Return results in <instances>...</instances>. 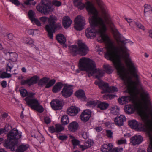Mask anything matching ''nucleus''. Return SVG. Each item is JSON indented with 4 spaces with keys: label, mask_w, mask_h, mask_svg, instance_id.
Listing matches in <instances>:
<instances>
[{
    "label": "nucleus",
    "mask_w": 152,
    "mask_h": 152,
    "mask_svg": "<svg viewBox=\"0 0 152 152\" xmlns=\"http://www.w3.org/2000/svg\"><path fill=\"white\" fill-rule=\"evenodd\" d=\"M101 11L103 19L99 16L97 10L93 4L88 1L85 4L82 2V0H74L75 5L80 10L86 7L89 16V21L91 27L85 31V33L88 38H94L96 35L99 37L97 40L100 42H104L106 45L107 52L105 54V57L107 59L119 48L116 47L111 41L108 36L105 34L107 29L106 24L112 26L113 23L106 7L102 5L100 0H96Z\"/></svg>",
    "instance_id": "1"
},
{
    "label": "nucleus",
    "mask_w": 152,
    "mask_h": 152,
    "mask_svg": "<svg viewBox=\"0 0 152 152\" xmlns=\"http://www.w3.org/2000/svg\"><path fill=\"white\" fill-rule=\"evenodd\" d=\"M116 39L119 45V48L109 60L113 62L120 77L124 82H127L131 79L129 75V72L124 65L121 62V60L125 61L126 64L129 67L131 73L133 76L138 80V76L137 74V69L135 67L132 61L129 58V54L128 50L125 45L126 42L119 37H116Z\"/></svg>",
    "instance_id": "2"
},
{
    "label": "nucleus",
    "mask_w": 152,
    "mask_h": 152,
    "mask_svg": "<svg viewBox=\"0 0 152 152\" xmlns=\"http://www.w3.org/2000/svg\"><path fill=\"white\" fill-rule=\"evenodd\" d=\"M79 67L82 70L86 71L88 72V75L89 77L96 73L95 77L98 80L95 81L94 83L98 85L100 88L104 90L106 86H107V83L100 80V78L103 76V72L102 70L96 68L94 61L88 58L82 57L80 60Z\"/></svg>",
    "instance_id": "3"
},
{
    "label": "nucleus",
    "mask_w": 152,
    "mask_h": 152,
    "mask_svg": "<svg viewBox=\"0 0 152 152\" xmlns=\"http://www.w3.org/2000/svg\"><path fill=\"white\" fill-rule=\"evenodd\" d=\"M141 100L144 103V110L140 113V116L143 121L144 123L143 126L144 130L147 132L149 136L152 134V113H151V120L150 119L149 115L147 112L150 108H152V102L149 93L145 90H142L140 94Z\"/></svg>",
    "instance_id": "4"
},
{
    "label": "nucleus",
    "mask_w": 152,
    "mask_h": 152,
    "mask_svg": "<svg viewBox=\"0 0 152 152\" xmlns=\"http://www.w3.org/2000/svg\"><path fill=\"white\" fill-rule=\"evenodd\" d=\"M7 138L4 140L3 145L7 148L14 151L18 146V140L21 137V132H19L16 129L14 128L7 134Z\"/></svg>",
    "instance_id": "5"
},
{
    "label": "nucleus",
    "mask_w": 152,
    "mask_h": 152,
    "mask_svg": "<svg viewBox=\"0 0 152 152\" xmlns=\"http://www.w3.org/2000/svg\"><path fill=\"white\" fill-rule=\"evenodd\" d=\"M57 18L52 15L48 18V24L45 26V29L48 33V35L50 38L53 39V33L55 32V29L57 28H61L60 24H57Z\"/></svg>",
    "instance_id": "6"
},
{
    "label": "nucleus",
    "mask_w": 152,
    "mask_h": 152,
    "mask_svg": "<svg viewBox=\"0 0 152 152\" xmlns=\"http://www.w3.org/2000/svg\"><path fill=\"white\" fill-rule=\"evenodd\" d=\"M69 48L70 52L73 56L77 54L85 56L88 51V48L83 43H79L78 46L75 45L70 46Z\"/></svg>",
    "instance_id": "7"
},
{
    "label": "nucleus",
    "mask_w": 152,
    "mask_h": 152,
    "mask_svg": "<svg viewBox=\"0 0 152 152\" xmlns=\"http://www.w3.org/2000/svg\"><path fill=\"white\" fill-rule=\"evenodd\" d=\"M25 100L26 102V103L32 109L39 113L42 112L44 111L43 108L37 99L34 98L30 99L29 97H26L25 99Z\"/></svg>",
    "instance_id": "8"
},
{
    "label": "nucleus",
    "mask_w": 152,
    "mask_h": 152,
    "mask_svg": "<svg viewBox=\"0 0 152 152\" xmlns=\"http://www.w3.org/2000/svg\"><path fill=\"white\" fill-rule=\"evenodd\" d=\"M51 8V6L49 4L43 1L36 6L37 10L38 11L45 14H48L50 11Z\"/></svg>",
    "instance_id": "9"
},
{
    "label": "nucleus",
    "mask_w": 152,
    "mask_h": 152,
    "mask_svg": "<svg viewBox=\"0 0 152 152\" xmlns=\"http://www.w3.org/2000/svg\"><path fill=\"white\" fill-rule=\"evenodd\" d=\"M74 28L77 30L80 31L83 28L85 25V20L84 17L80 15H78L75 19Z\"/></svg>",
    "instance_id": "10"
},
{
    "label": "nucleus",
    "mask_w": 152,
    "mask_h": 152,
    "mask_svg": "<svg viewBox=\"0 0 152 152\" xmlns=\"http://www.w3.org/2000/svg\"><path fill=\"white\" fill-rule=\"evenodd\" d=\"M72 86L71 85H68L64 87L61 91V94L63 97L67 98L72 95L73 92V90L72 88Z\"/></svg>",
    "instance_id": "11"
},
{
    "label": "nucleus",
    "mask_w": 152,
    "mask_h": 152,
    "mask_svg": "<svg viewBox=\"0 0 152 152\" xmlns=\"http://www.w3.org/2000/svg\"><path fill=\"white\" fill-rule=\"evenodd\" d=\"M52 108L54 110H60L63 106V102L57 99L53 100L50 103Z\"/></svg>",
    "instance_id": "12"
},
{
    "label": "nucleus",
    "mask_w": 152,
    "mask_h": 152,
    "mask_svg": "<svg viewBox=\"0 0 152 152\" xmlns=\"http://www.w3.org/2000/svg\"><path fill=\"white\" fill-rule=\"evenodd\" d=\"M130 142L134 145L140 144L143 141V138L141 135H135L130 139Z\"/></svg>",
    "instance_id": "13"
},
{
    "label": "nucleus",
    "mask_w": 152,
    "mask_h": 152,
    "mask_svg": "<svg viewBox=\"0 0 152 152\" xmlns=\"http://www.w3.org/2000/svg\"><path fill=\"white\" fill-rule=\"evenodd\" d=\"M91 113L89 110H86L83 111L80 115V119L84 122L88 121L91 116Z\"/></svg>",
    "instance_id": "14"
},
{
    "label": "nucleus",
    "mask_w": 152,
    "mask_h": 152,
    "mask_svg": "<svg viewBox=\"0 0 152 152\" xmlns=\"http://www.w3.org/2000/svg\"><path fill=\"white\" fill-rule=\"evenodd\" d=\"M64 129V127L59 124H56L55 125V128L53 126L49 127V131L51 133H53L56 132L59 133Z\"/></svg>",
    "instance_id": "15"
},
{
    "label": "nucleus",
    "mask_w": 152,
    "mask_h": 152,
    "mask_svg": "<svg viewBox=\"0 0 152 152\" xmlns=\"http://www.w3.org/2000/svg\"><path fill=\"white\" fill-rule=\"evenodd\" d=\"M31 135L32 137L37 138L40 142L44 141V137L38 131L35 130L32 131Z\"/></svg>",
    "instance_id": "16"
},
{
    "label": "nucleus",
    "mask_w": 152,
    "mask_h": 152,
    "mask_svg": "<svg viewBox=\"0 0 152 152\" xmlns=\"http://www.w3.org/2000/svg\"><path fill=\"white\" fill-rule=\"evenodd\" d=\"M126 118L124 116L121 115L118 117H116L114 119L115 124L118 126L123 125L124 122L126 121Z\"/></svg>",
    "instance_id": "17"
},
{
    "label": "nucleus",
    "mask_w": 152,
    "mask_h": 152,
    "mask_svg": "<svg viewBox=\"0 0 152 152\" xmlns=\"http://www.w3.org/2000/svg\"><path fill=\"white\" fill-rule=\"evenodd\" d=\"M79 109L75 106H72L68 109L67 113L71 116H74L77 114L79 111Z\"/></svg>",
    "instance_id": "18"
},
{
    "label": "nucleus",
    "mask_w": 152,
    "mask_h": 152,
    "mask_svg": "<svg viewBox=\"0 0 152 152\" xmlns=\"http://www.w3.org/2000/svg\"><path fill=\"white\" fill-rule=\"evenodd\" d=\"M144 15L146 17L152 16V8L150 5L145 4L144 6Z\"/></svg>",
    "instance_id": "19"
},
{
    "label": "nucleus",
    "mask_w": 152,
    "mask_h": 152,
    "mask_svg": "<svg viewBox=\"0 0 152 152\" xmlns=\"http://www.w3.org/2000/svg\"><path fill=\"white\" fill-rule=\"evenodd\" d=\"M72 23V20L68 16L64 17L63 18L62 24L65 28L69 27Z\"/></svg>",
    "instance_id": "20"
},
{
    "label": "nucleus",
    "mask_w": 152,
    "mask_h": 152,
    "mask_svg": "<svg viewBox=\"0 0 152 152\" xmlns=\"http://www.w3.org/2000/svg\"><path fill=\"white\" fill-rule=\"evenodd\" d=\"M118 91V89L115 86L110 87L108 83H107V86H106L104 90H102L101 91V93L103 94L105 92H115Z\"/></svg>",
    "instance_id": "21"
},
{
    "label": "nucleus",
    "mask_w": 152,
    "mask_h": 152,
    "mask_svg": "<svg viewBox=\"0 0 152 152\" xmlns=\"http://www.w3.org/2000/svg\"><path fill=\"white\" fill-rule=\"evenodd\" d=\"M75 96L78 98L83 101H85L86 97L84 91L82 90L77 91L75 93Z\"/></svg>",
    "instance_id": "22"
},
{
    "label": "nucleus",
    "mask_w": 152,
    "mask_h": 152,
    "mask_svg": "<svg viewBox=\"0 0 152 152\" xmlns=\"http://www.w3.org/2000/svg\"><path fill=\"white\" fill-rule=\"evenodd\" d=\"M135 110V107L132 105H127L124 108V110L126 113L128 114L133 113Z\"/></svg>",
    "instance_id": "23"
},
{
    "label": "nucleus",
    "mask_w": 152,
    "mask_h": 152,
    "mask_svg": "<svg viewBox=\"0 0 152 152\" xmlns=\"http://www.w3.org/2000/svg\"><path fill=\"white\" fill-rule=\"evenodd\" d=\"M78 124L75 121H73L69 124L68 128L70 131L74 132L78 129Z\"/></svg>",
    "instance_id": "24"
},
{
    "label": "nucleus",
    "mask_w": 152,
    "mask_h": 152,
    "mask_svg": "<svg viewBox=\"0 0 152 152\" xmlns=\"http://www.w3.org/2000/svg\"><path fill=\"white\" fill-rule=\"evenodd\" d=\"M113 148L112 144H104L101 148V151L103 152H108L111 150Z\"/></svg>",
    "instance_id": "25"
},
{
    "label": "nucleus",
    "mask_w": 152,
    "mask_h": 152,
    "mask_svg": "<svg viewBox=\"0 0 152 152\" xmlns=\"http://www.w3.org/2000/svg\"><path fill=\"white\" fill-rule=\"evenodd\" d=\"M63 84L61 82L56 83L53 87L52 91L54 93H56L60 91L62 87Z\"/></svg>",
    "instance_id": "26"
},
{
    "label": "nucleus",
    "mask_w": 152,
    "mask_h": 152,
    "mask_svg": "<svg viewBox=\"0 0 152 152\" xmlns=\"http://www.w3.org/2000/svg\"><path fill=\"white\" fill-rule=\"evenodd\" d=\"M56 39L60 44H64L66 42V38L61 34H58L56 35Z\"/></svg>",
    "instance_id": "27"
},
{
    "label": "nucleus",
    "mask_w": 152,
    "mask_h": 152,
    "mask_svg": "<svg viewBox=\"0 0 152 152\" xmlns=\"http://www.w3.org/2000/svg\"><path fill=\"white\" fill-rule=\"evenodd\" d=\"M93 144V142L91 141L88 140L84 143L83 145H80L79 147L83 151L91 147Z\"/></svg>",
    "instance_id": "28"
},
{
    "label": "nucleus",
    "mask_w": 152,
    "mask_h": 152,
    "mask_svg": "<svg viewBox=\"0 0 152 152\" xmlns=\"http://www.w3.org/2000/svg\"><path fill=\"white\" fill-rule=\"evenodd\" d=\"M129 92L132 96H135L138 93V91L136 86H130L129 88Z\"/></svg>",
    "instance_id": "29"
},
{
    "label": "nucleus",
    "mask_w": 152,
    "mask_h": 152,
    "mask_svg": "<svg viewBox=\"0 0 152 152\" xmlns=\"http://www.w3.org/2000/svg\"><path fill=\"white\" fill-rule=\"evenodd\" d=\"M129 125L132 128L134 129L138 128L139 123L135 120L129 121L128 123Z\"/></svg>",
    "instance_id": "30"
},
{
    "label": "nucleus",
    "mask_w": 152,
    "mask_h": 152,
    "mask_svg": "<svg viewBox=\"0 0 152 152\" xmlns=\"http://www.w3.org/2000/svg\"><path fill=\"white\" fill-rule=\"evenodd\" d=\"M109 106L108 104L104 102H100L98 104V108L101 110L106 109Z\"/></svg>",
    "instance_id": "31"
},
{
    "label": "nucleus",
    "mask_w": 152,
    "mask_h": 152,
    "mask_svg": "<svg viewBox=\"0 0 152 152\" xmlns=\"http://www.w3.org/2000/svg\"><path fill=\"white\" fill-rule=\"evenodd\" d=\"M103 67L104 71L108 74H110L113 72V69L112 66L109 64H105L104 65Z\"/></svg>",
    "instance_id": "32"
},
{
    "label": "nucleus",
    "mask_w": 152,
    "mask_h": 152,
    "mask_svg": "<svg viewBox=\"0 0 152 152\" xmlns=\"http://www.w3.org/2000/svg\"><path fill=\"white\" fill-rule=\"evenodd\" d=\"M119 108L116 105H113L111 107V113L114 115H118L119 113Z\"/></svg>",
    "instance_id": "33"
},
{
    "label": "nucleus",
    "mask_w": 152,
    "mask_h": 152,
    "mask_svg": "<svg viewBox=\"0 0 152 152\" xmlns=\"http://www.w3.org/2000/svg\"><path fill=\"white\" fill-rule=\"evenodd\" d=\"M10 56V60L13 62L17 61L18 58V54L16 53L10 52L9 53Z\"/></svg>",
    "instance_id": "34"
},
{
    "label": "nucleus",
    "mask_w": 152,
    "mask_h": 152,
    "mask_svg": "<svg viewBox=\"0 0 152 152\" xmlns=\"http://www.w3.org/2000/svg\"><path fill=\"white\" fill-rule=\"evenodd\" d=\"M28 148V145H22L18 147L16 150L17 152H23Z\"/></svg>",
    "instance_id": "35"
},
{
    "label": "nucleus",
    "mask_w": 152,
    "mask_h": 152,
    "mask_svg": "<svg viewBox=\"0 0 152 152\" xmlns=\"http://www.w3.org/2000/svg\"><path fill=\"white\" fill-rule=\"evenodd\" d=\"M14 67V63L12 62H9L6 64V70L7 72H11V69Z\"/></svg>",
    "instance_id": "36"
},
{
    "label": "nucleus",
    "mask_w": 152,
    "mask_h": 152,
    "mask_svg": "<svg viewBox=\"0 0 152 152\" xmlns=\"http://www.w3.org/2000/svg\"><path fill=\"white\" fill-rule=\"evenodd\" d=\"M21 84L22 85L28 84L29 86L35 84V83H33L32 80H31V78L29 79H28L26 80H22L21 81Z\"/></svg>",
    "instance_id": "37"
},
{
    "label": "nucleus",
    "mask_w": 152,
    "mask_h": 152,
    "mask_svg": "<svg viewBox=\"0 0 152 152\" xmlns=\"http://www.w3.org/2000/svg\"><path fill=\"white\" fill-rule=\"evenodd\" d=\"M61 122L64 125H66L69 122V118L66 115H64L61 119Z\"/></svg>",
    "instance_id": "38"
},
{
    "label": "nucleus",
    "mask_w": 152,
    "mask_h": 152,
    "mask_svg": "<svg viewBox=\"0 0 152 152\" xmlns=\"http://www.w3.org/2000/svg\"><path fill=\"white\" fill-rule=\"evenodd\" d=\"M28 15L29 19L31 21H33V20L35 19V12L32 10H30L28 13Z\"/></svg>",
    "instance_id": "39"
},
{
    "label": "nucleus",
    "mask_w": 152,
    "mask_h": 152,
    "mask_svg": "<svg viewBox=\"0 0 152 152\" xmlns=\"http://www.w3.org/2000/svg\"><path fill=\"white\" fill-rule=\"evenodd\" d=\"M9 72H7L6 71L3 72L1 74L0 77L2 78H10L12 76V75L9 73Z\"/></svg>",
    "instance_id": "40"
},
{
    "label": "nucleus",
    "mask_w": 152,
    "mask_h": 152,
    "mask_svg": "<svg viewBox=\"0 0 152 152\" xmlns=\"http://www.w3.org/2000/svg\"><path fill=\"white\" fill-rule=\"evenodd\" d=\"M49 79L48 78L44 77L41 79L38 83L39 85H42L45 84L48 82Z\"/></svg>",
    "instance_id": "41"
},
{
    "label": "nucleus",
    "mask_w": 152,
    "mask_h": 152,
    "mask_svg": "<svg viewBox=\"0 0 152 152\" xmlns=\"http://www.w3.org/2000/svg\"><path fill=\"white\" fill-rule=\"evenodd\" d=\"M34 0H26L25 4L26 5H35L37 3L36 1H33Z\"/></svg>",
    "instance_id": "42"
},
{
    "label": "nucleus",
    "mask_w": 152,
    "mask_h": 152,
    "mask_svg": "<svg viewBox=\"0 0 152 152\" xmlns=\"http://www.w3.org/2000/svg\"><path fill=\"white\" fill-rule=\"evenodd\" d=\"M56 80H55L53 79L51 80L48 83L46 84L45 88H48L52 86L55 83Z\"/></svg>",
    "instance_id": "43"
},
{
    "label": "nucleus",
    "mask_w": 152,
    "mask_h": 152,
    "mask_svg": "<svg viewBox=\"0 0 152 152\" xmlns=\"http://www.w3.org/2000/svg\"><path fill=\"white\" fill-rule=\"evenodd\" d=\"M10 127L11 128V126L8 125H6L4 127V129H0V134H2L3 133L5 132V131H8L9 130V129L8 128Z\"/></svg>",
    "instance_id": "44"
},
{
    "label": "nucleus",
    "mask_w": 152,
    "mask_h": 152,
    "mask_svg": "<svg viewBox=\"0 0 152 152\" xmlns=\"http://www.w3.org/2000/svg\"><path fill=\"white\" fill-rule=\"evenodd\" d=\"M20 94L23 97H25L27 96V91L25 89H22L20 90Z\"/></svg>",
    "instance_id": "45"
},
{
    "label": "nucleus",
    "mask_w": 152,
    "mask_h": 152,
    "mask_svg": "<svg viewBox=\"0 0 152 152\" xmlns=\"http://www.w3.org/2000/svg\"><path fill=\"white\" fill-rule=\"evenodd\" d=\"M123 97L125 104L128 103L132 100V97L129 96H125Z\"/></svg>",
    "instance_id": "46"
},
{
    "label": "nucleus",
    "mask_w": 152,
    "mask_h": 152,
    "mask_svg": "<svg viewBox=\"0 0 152 152\" xmlns=\"http://www.w3.org/2000/svg\"><path fill=\"white\" fill-rule=\"evenodd\" d=\"M31 80H32L33 82L35 84L37 83V81L39 80V77L37 75H34L31 78Z\"/></svg>",
    "instance_id": "47"
},
{
    "label": "nucleus",
    "mask_w": 152,
    "mask_h": 152,
    "mask_svg": "<svg viewBox=\"0 0 152 152\" xmlns=\"http://www.w3.org/2000/svg\"><path fill=\"white\" fill-rule=\"evenodd\" d=\"M96 104V102L95 101H91L87 103V105L90 107L94 106Z\"/></svg>",
    "instance_id": "48"
},
{
    "label": "nucleus",
    "mask_w": 152,
    "mask_h": 152,
    "mask_svg": "<svg viewBox=\"0 0 152 152\" xmlns=\"http://www.w3.org/2000/svg\"><path fill=\"white\" fill-rule=\"evenodd\" d=\"M106 135L107 137L109 138L113 137V133L110 130H107L106 131Z\"/></svg>",
    "instance_id": "49"
},
{
    "label": "nucleus",
    "mask_w": 152,
    "mask_h": 152,
    "mask_svg": "<svg viewBox=\"0 0 152 152\" xmlns=\"http://www.w3.org/2000/svg\"><path fill=\"white\" fill-rule=\"evenodd\" d=\"M48 18L46 17L43 16L39 18V20L41 22L45 23L47 21H48Z\"/></svg>",
    "instance_id": "50"
},
{
    "label": "nucleus",
    "mask_w": 152,
    "mask_h": 152,
    "mask_svg": "<svg viewBox=\"0 0 152 152\" xmlns=\"http://www.w3.org/2000/svg\"><path fill=\"white\" fill-rule=\"evenodd\" d=\"M73 145L74 146L79 145L80 143V141L77 139H74L72 140Z\"/></svg>",
    "instance_id": "51"
},
{
    "label": "nucleus",
    "mask_w": 152,
    "mask_h": 152,
    "mask_svg": "<svg viewBox=\"0 0 152 152\" xmlns=\"http://www.w3.org/2000/svg\"><path fill=\"white\" fill-rule=\"evenodd\" d=\"M114 95H112L110 94H107V95H104L103 96V98L104 99H111L113 96H114Z\"/></svg>",
    "instance_id": "52"
},
{
    "label": "nucleus",
    "mask_w": 152,
    "mask_h": 152,
    "mask_svg": "<svg viewBox=\"0 0 152 152\" xmlns=\"http://www.w3.org/2000/svg\"><path fill=\"white\" fill-rule=\"evenodd\" d=\"M123 150L122 148H115L112 150L110 152H121Z\"/></svg>",
    "instance_id": "53"
},
{
    "label": "nucleus",
    "mask_w": 152,
    "mask_h": 152,
    "mask_svg": "<svg viewBox=\"0 0 152 152\" xmlns=\"http://www.w3.org/2000/svg\"><path fill=\"white\" fill-rule=\"evenodd\" d=\"M7 37L10 40H12L14 38L13 34L11 33L7 34Z\"/></svg>",
    "instance_id": "54"
},
{
    "label": "nucleus",
    "mask_w": 152,
    "mask_h": 152,
    "mask_svg": "<svg viewBox=\"0 0 152 152\" xmlns=\"http://www.w3.org/2000/svg\"><path fill=\"white\" fill-rule=\"evenodd\" d=\"M53 4L54 5L56 6H59L61 5V2L56 0L53 1Z\"/></svg>",
    "instance_id": "55"
},
{
    "label": "nucleus",
    "mask_w": 152,
    "mask_h": 152,
    "mask_svg": "<svg viewBox=\"0 0 152 152\" xmlns=\"http://www.w3.org/2000/svg\"><path fill=\"white\" fill-rule=\"evenodd\" d=\"M44 121L47 124L50 123L51 121L50 118L48 117H46L44 118Z\"/></svg>",
    "instance_id": "56"
},
{
    "label": "nucleus",
    "mask_w": 152,
    "mask_h": 152,
    "mask_svg": "<svg viewBox=\"0 0 152 152\" xmlns=\"http://www.w3.org/2000/svg\"><path fill=\"white\" fill-rule=\"evenodd\" d=\"M136 25L139 28L143 30H144L145 28L144 26L142 25L139 22H137Z\"/></svg>",
    "instance_id": "57"
},
{
    "label": "nucleus",
    "mask_w": 152,
    "mask_h": 152,
    "mask_svg": "<svg viewBox=\"0 0 152 152\" xmlns=\"http://www.w3.org/2000/svg\"><path fill=\"white\" fill-rule=\"evenodd\" d=\"M83 137L85 139H86L89 137L88 133L87 132H84L82 134Z\"/></svg>",
    "instance_id": "58"
},
{
    "label": "nucleus",
    "mask_w": 152,
    "mask_h": 152,
    "mask_svg": "<svg viewBox=\"0 0 152 152\" xmlns=\"http://www.w3.org/2000/svg\"><path fill=\"white\" fill-rule=\"evenodd\" d=\"M126 143V139H121L118 140V144H125Z\"/></svg>",
    "instance_id": "59"
},
{
    "label": "nucleus",
    "mask_w": 152,
    "mask_h": 152,
    "mask_svg": "<svg viewBox=\"0 0 152 152\" xmlns=\"http://www.w3.org/2000/svg\"><path fill=\"white\" fill-rule=\"evenodd\" d=\"M34 94H35L33 93L28 92L27 95V96H28L27 97H29L30 99H32L33 98V96Z\"/></svg>",
    "instance_id": "60"
},
{
    "label": "nucleus",
    "mask_w": 152,
    "mask_h": 152,
    "mask_svg": "<svg viewBox=\"0 0 152 152\" xmlns=\"http://www.w3.org/2000/svg\"><path fill=\"white\" fill-rule=\"evenodd\" d=\"M148 152H152V139L150 141L149 148L147 149Z\"/></svg>",
    "instance_id": "61"
},
{
    "label": "nucleus",
    "mask_w": 152,
    "mask_h": 152,
    "mask_svg": "<svg viewBox=\"0 0 152 152\" xmlns=\"http://www.w3.org/2000/svg\"><path fill=\"white\" fill-rule=\"evenodd\" d=\"M118 102L119 103L121 104H125L123 97L119 98L118 99Z\"/></svg>",
    "instance_id": "62"
},
{
    "label": "nucleus",
    "mask_w": 152,
    "mask_h": 152,
    "mask_svg": "<svg viewBox=\"0 0 152 152\" xmlns=\"http://www.w3.org/2000/svg\"><path fill=\"white\" fill-rule=\"evenodd\" d=\"M10 1L16 5H18L20 3L18 0H10Z\"/></svg>",
    "instance_id": "63"
},
{
    "label": "nucleus",
    "mask_w": 152,
    "mask_h": 152,
    "mask_svg": "<svg viewBox=\"0 0 152 152\" xmlns=\"http://www.w3.org/2000/svg\"><path fill=\"white\" fill-rule=\"evenodd\" d=\"M33 21L35 23V24L38 26H41V23L36 18L33 20Z\"/></svg>",
    "instance_id": "64"
}]
</instances>
